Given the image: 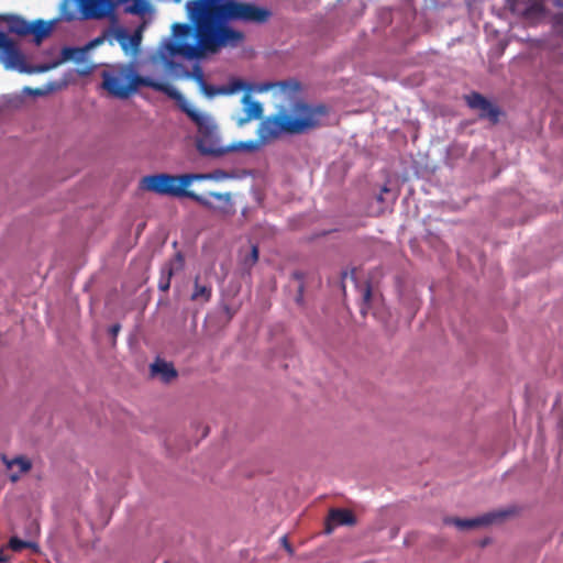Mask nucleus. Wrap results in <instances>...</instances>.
Instances as JSON below:
<instances>
[{
    "label": "nucleus",
    "instance_id": "6ab92c4d",
    "mask_svg": "<svg viewBox=\"0 0 563 563\" xmlns=\"http://www.w3.org/2000/svg\"><path fill=\"white\" fill-rule=\"evenodd\" d=\"M183 265V258L177 255L166 267L163 269V277L159 280L158 287L161 290L166 291L169 288V280L175 271L179 269Z\"/></svg>",
    "mask_w": 563,
    "mask_h": 563
},
{
    "label": "nucleus",
    "instance_id": "393cba45",
    "mask_svg": "<svg viewBox=\"0 0 563 563\" xmlns=\"http://www.w3.org/2000/svg\"><path fill=\"white\" fill-rule=\"evenodd\" d=\"M519 511L517 506H508L503 509H495V523L501 522L507 518L515 516Z\"/></svg>",
    "mask_w": 563,
    "mask_h": 563
},
{
    "label": "nucleus",
    "instance_id": "a878e982",
    "mask_svg": "<svg viewBox=\"0 0 563 563\" xmlns=\"http://www.w3.org/2000/svg\"><path fill=\"white\" fill-rule=\"evenodd\" d=\"M361 291H362V299H363L362 305H361V312H362V314L366 316L369 312L371 305L374 301V297L368 287L363 288Z\"/></svg>",
    "mask_w": 563,
    "mask_h": 563
},
{
    "label": "nucleus",
    "instance_id": "c85d7f7f",
    "mask_svg": "<svg viewBox=\"0 0 563 563\" xmlns=\"http://www.w3.org/2000/svg\"><path fill=\"white\" fill-rule=\"evenodd\" d=\"M9 544H10V548L13 551H20V550H22L23 548H26V547H34L32 543L22 541V540H20L18 538H11Z\"/></svg>",
    "mask_w": 563,
    "mask_h": 563
},
{
    "label": "nucleus",
    "instance_id": "f8f14e48",
    "mask_svg": "<svg viewBox=\"0 0 563 563\" xmlns=\"http://www.w3.org/2000/svg\"><path fill=\"white\" fill-rule=\"evenodd\" d=\"M284 133H286V128L279 112L263 119L256 131V135L263 146L278 139Z\"/></svg>",
    "mask_w": 563,
    "mask_h": 563
},
{
    "label": "nucleus",
    "instance_id": "2eb2a0df",
    "mask_svg": "<svg viewBox=\"0 0 563 563\" xmlns=\"http://www.w3.org/2000/svg\"><path fill=\"white\" fill-rule=\"evenodd\" d=\"M1 461L9 472L10 481L13 483L18 482L22 475L26 474L32 468V461L24 455H18L14 457L3 455Z\"/></svg>",
    "mask_w": 563,
    "mask_h": 563
},
{
    "label": "nucleus",
    "instance_id": "a211bd4d",
    "mask_svg": "<svg viewBox=\"0 0 563 563\" xmlns=\"http://www.w3.org/2000/svg\"><path fill=\"white\" fill-rule=\"evenodd\" d=\"M263 147L258 137L246 141H233L225 146V155L229 153H256Z\"/></svg>",
    "mask_w": 563,
    "mask_h": 563
},
{
    "label": "nucleus",
    "instance_id": "c9c22d12",
    "mask_svg": "<svg viewBox=\"0 0 563 563\" xmlns=\"http://www.w3.org/2000/svg\"><path fill=\"white\" fill-rule=\"evenodd\" d=\"M3 18H4V16L0 15V19H2V20H3Z\"/></svg>",
    "mask_w": 563,
    "mask_h": 563
},
{
    "label": "nucleus",
    "instance_id": "7c9ffc66",
    "mask_svg": "<svg viewBox=\"0 0 563 563\" xmlns=\"http://www.w3.org/2000/svg\"><path fill=\"white\" fill-rule=\"evenodd\" d=\"M8 35L0 32V48L5 44V40H7Z\"/></svg>",
    "mask_w": 563,
    "mask_h": 563
},
{
    "label": "nucleus",
    "instance_id": "cd10ccee",
    "mask_svg": "<svg viewBox=\"0 0 563 563\" xmlns=\"http://www.w3.org/2000/svg\"><path fill=\"white\" fill-rule=\"evenodd\" d=\"M233 178H234L233 174L222 170V169H216L213 172L208 173V180L216 181V183H221V181L233 179Z\"/></svg>",
    "mask_w": 563,
    "mask_h": 563
},
{
    "label": "nucleus",
    "instance_id": "f03ea898",
    "mask_svg": "<svg viewBox=\"0 0 563 563\" xmlns=\"http://www.w3.org/2000/svg\"><path fill=\"white\" fill-rule=\"evenodd\" d=\"M196 32L185 23H173L170 35L161 40L157 49L148 58L154 67H162L165 73L174 79H192L198 86L199 91L207 98L234 96L241 91L263 93L269 91L274 85L272 84H250L241 78L231 77L225 84L220 86L208 85L203 79L202 69L199 66L189 73L180 65L178 58L188 60H197L217 54L225 47H236L244 38L242 32L239 31L240 40L234 44L219 45L214 51L205 49L202 37L200 36L199 25L195 24Z\"/></svg>",
    "mask_w": 563,
    "mask_h": 563
},
{
    "label": "nucleus",
    "instance_id": "f3484780",
    "mask_svg": "<svg viewBox=\"0 0 563 563\" xmlns=\"http://www.w3.org/2000/svg\"><path fill=\"white\" fill-rule=\"evenodd\" d=\"M355 523L354 515L345 509H333L330 511L325 531L331 533L338 526H352Z\"/></svg>",
    "mask_w": 563,
    "mask_h": 563
},
{
    "label": "nucleus",
    "instance_id": "2f4dec72",
    "mask_svg": "<svg viewBox=\"0 0 563 563\" xmlns=\"http://www.w3.org/2000/svg\"><path fill=\"white\" fill-rule=\"evenodd\" d=\"M556 23L563 26V11L556 15Z\"/></svg>",
    "mask_w": 563,
    "mask_h": 563
},
{
    "label": "nucleus",
    "instance_id": "9d476101",
    "mask_svg": "<svg viewBox=\"0 0 563 563\" xmlns=\"http://www.w3.org/2000/svg\"><path fill=\"white\" fill-rule=\"evenodd\" d=\"M189 198L220 216H230L235 211L231 192L210 191L205 195L190 192Z\"/></svg>",
    "mask_w": 563,
    "mask_h": 563
},
{
    "label": "nucleus",
    "instance_id": "c756f323",
    "mask_svg": "<svg viewBox=\"0 0 563 563\" xmlns=\"http://www.w3.org/2000/svg\"><path fill=\"white\" fill-rule=\"evenodd\" d=\"M494 112H495V123H497L498 121V118L499 115L501 114V110L498 106L495 104V109H494Z\"/></svg>",
    "mask_w": 563,
    "mask_h": 563
},
{
    "label": "nucleus",
    "instance_id": "b1692460",
    "mask_svg": "<svg viewBox=\"0 0 563 563\" xmlns=\"http://www.w3.org/2000/svg\"><path fill=\"white\" fill-rule=\"evenodd\" d=\"M210 296L211 288L207 285L199 284L198 279H196L191 299L200 302H206L209 300Z\"/></svg>",
    "mask_w": 563,
    "mask_h": 563
},
{
    "label": "nucleus",
    "instance_id": "6e6552de",
    "mask_svg": "<svg viewBox=\"0 0 563 563\" xmlns=\"http://www.w3.org/2000/svg\"><path fill=\"white\" fill-rule=\"evenodd\" d=\"M0 64L7 70H14L21 74H38L49 70V67H45V64L29 66L24 54L9 36L5 40V44L0 48Z\"/></svg>",
    "mask_w": 563,
    "mask_h": 563
},
{
    "label": "nucleus",
    "instance_id": "1a4fd4ad",
    "mask_svg": "<svg viewBox=\"0 0 563 563\" xmlns=\"http://www.w3.org/2000/svg\"><path fill=\"white\" fill-rule=\"evenodd\" d=\"M141 188L146 191L173 197H184L180 175L156 174L141 179Z\"/></svg>",
    "mask_w": 563,
    "mask_h": 563
},
{
    "label": "nucleus",
    "instance_id": "4be33fe9",
    "mask_svg": "<svg viewBox=\"0 0 563 563\" xmlns=\"http://www.w3.org/2000/svg\"><path fill=\"white\" fill-rule=\"evenodd\" d=\"M62 86L63 85L57 81H49V82L45 84L44 86L37 87V88L24 87L22 89V95L33 96V97H42V96H46V95L51 93L52 91L60 89Z\"/></svg>",
    "mask_w": 563,
    "mask_h": 563
},
{
    "label": "nucleus",
    "instance_id": "423d86ee",
    "mask_svg": "<svg viewBox=\"0 0 563 563\" xmlns=\"http://www.w3.org/2000/svg\"><path fill=\"white\" fill-rule=\"evenodd\" d=\"M284 121L287 134H299L320 124L325 113L323 107H311L302 102H295L278 110Z\"/></svg>",
    "mask_w": 563,
    "mask_h": 563
},
{
    "label": "nucleus",
    "instance_id": "ddd939ff",
    "mask_svg": "<svg viewBox=\"0 0 563 563\" xmlns=\"http://www.w3.org/2000/svg\"><path fill=\"white\" fill-rule=\"evenodd\" d=\"M443 522L460 531H481L493 525V514L486 512L473 518L445 517Z\"/></svg>",
    "mask_w": 563,
    "mask_h": 563
},
{
    "label": "nucleus",
    "instance_id": "7ed1b4c3",
    "mask_svg": "<svg viewBox=\"0 0 563 563\" xmlns=\"http://www.w3.org/2000/svg\"><path fill=\"white\" fill-rule=\"evenodd\" d=\"M102 87L111 96L128 99L141 87H150L174 98L178 89L166 79L141 76L133 64H120L102 73Z\"/></svg>",
    "mask_w": 563,
    "mask_h": 563
},
{
    "label": "nucleus",
    "instance_id": "dca6fc26",
    "mask_svg": "<svg viewBox=\"0 0 563 563\" xmlns=\"http://www.w3.org/2000/svg\"><path fill=\"white\" fill-rule=\"evenodd\" d=\"M151 374L163 383H169L177 377V371L173 364L162 358L151 364Z\"/></svg>",
    "mask_w": 563,
    "mask_h": 563
},
{
    "label": "nucleus",
    "instance_id": "bb28decb",
    "mask_svg": "<svg viewBox=\"0 0 563 563\" xmlns=\"http://www.w3.org/2000/svg\"><path fill=\"white\" fill-rule=\"evenodd\" d=\"M357 278H358V272L356 269H352L350 272H345L342 276V288L345 290L349 285H352L353 287L357 288Z\"/></svg>",
    "mask_w": 563,
    "mask_h": 563
},
{
    "label": "nucleus",
    "instance_id": "39448f33",
    "mask_svg": "<svg viewBox=\"0 0 563 563\" xmlns=\"http://www.w3.org/2000/svg\"><path fill=\"white\" fill-rule=\"evenodd\" d=\"M124 4V10L129 13L140 15L143 23L133 32L120 27L114 32V38L121 46L126 56L134 57L140 52V46L143 40V32L147 26L148 19L154 13L153 5L147 0H119Z\"/></svg>",
    "mask_w": 563,
    "mask_h": 563
},
{
    "label": "nucleus",
    "instance_id": "aec40b11",
    "mask_svg": "<svg viewBox=\"0 0 563 563\" xmlns=\"http://www.w3.org/2000/svg\"><path fill=\"white\" fill-rule=\"evenodd\" d=\"M466 101L471 108L479 110L483 115H493L492 106L481 95L471 93L470 96L466 97Z\"/></svg>",
    "mask_w": 563,
    "mask_h": 563
},
{
    "label": "nucleus",
    "instance_id": "9b49d317",
    "mask_svg": "<svg viewBox=\"0 0 563 563\" xmlns=\"http://www.w3.org/2000/svg\"><path fill=\"white\" fill-rule=\"evenodd\" d=\"M3 20L10 23L12 32L18 34H33L37 42L47 36L55 25V21L37 20L32 23H27L15 16H4Z\"/></svg>",
    "mask_w": 563,
    "mask_h": 563
},
{
    "label": "nucleus",
    "instance_id": "0eeeda50",
    "mask_svg": "<svg viewBox=\"0 0 563 563\" xmlns=\"http://www.w3.org/2000/svg\"><path fill=\"white\" fill-rule=\"evenodd\" d=\"M104 41V36H98L82 47H64L60 51L59 57L49 64H45V67H49L51 70L64 63L73 62L77 66V71L79 74H88L95 67L89 53L101 46Z\"/></svg>",
    "mask_w": 563,
    "mask_h": 563
},
{
    "label": "nucleus",
    "instance_id": "72a5a7b5",
    "mask_svg": "<svg viewBox=\"0 0 563 563\" xmlns=\"http://www.w3.org/2000/svg\"><path fill=\"white\" fill-rule=\"evenodd\" d=\"M5 562V558L4 555L2 554V552H0V563H3Z\"/></svg>",
    "mask_w": 563,
    "mask_h": 563
},
{
    "label": "nucleus",
    "instance_id": "412c9836",
    "mask_svg": "<svg viewBox=\"0 0 563 563\" xmlns=\"http://www.w3.org/2000/svg\"><path fill=\"white\" fill-rule=\"evenodd\" d=\"M258 260V250L255 245H251L243 250L240 254L242 269L249 272Z\"/></svg>",
    "mask_w": 563,
    "mask_h": 563
},
{
    "label": "nucleus",
    "instance_id": "20e7f679",
    "mask_svg": "<svg viewBox=\"0 0 563 563\" xmlns=\"http://www.w3.org/2000/svg\"><path fill=\"white\" fill-rule=\"evenodd\" d=\"M179 108L195 122L198 129L197 148L203 155L223 156L225 146L221 141L220 130L214 118L189 101L179 90L173 98Z\"/></svg>",
    "mask_w": 563,
    "mask_h": 563
},
{
    "label": "nucleus",
    "instance_id": "f704fd0d",
    "mask_svg": "<svg viewBox=\"0 0 563 563\" xmlns=\"http://www.w3.org/2000/svg\"><path fill=\"white\" fill-rule=\"evenodd\" d=\"M487 542H488V540H487V539H485V540H483V541L481 542V545H482V547H485V545L487 544Z\"/></svg>",
    "mask_w": 563,
    "mask_h": 563
},
{
    "label": "nucleus",
    "instance_id": "4468645a",
    "mask_svg": "<svg viewBox=\"0 0 563 563\" xmlns=\"http://www.w3.org/2000/svg\"><path fill=\"white\" fill-rule=\"evenodd\" d=\"M253 92H245L241 99L244 115L232 117L233 121L239 128L244 126L246 123L258 120L263 117V104L252 97Z\"/></svg>",
    "mask_w": 563,
    "mask_h": 563
},
{
    "label": "nucleus",
    "instance_id": "f257e3e1",
    "mask_svg": "<svg viewBox=\"0 0 563 563\" xmlns=\"http://www.w3.org/2000/svg\"><path fill=\"white\" fill-rule=\"evenodd\" d=\"M114 8V0H64L59 15L65 21L102 19L110 16ZM186 9L190 21L199 25L203 48L210 51L240 40L239 31L228 26V22H264L269 16L264 8L235 0H191Z\"/></svg>",
    "mask_w": 563,
    "mask_h": 563
},
{
    "label": "nucleus",
    "instance_id": "5701e85b",
    "mask_svg": "<svg viewBox=\"0 0 563 563\" xmlns=\"http://www.w3.org/2000/svg\"><path fill=\"white\" fill-rule=\"evenodd\" d=\"M183 192L185 197H189L191 192L188 188L192 185L194 181H202L208 180V173L205 174H184L180 175Z\"/></svg>",
    "mask_w": 563,
    "mask_h": 563
},
{
    "label": "nucleus",
    "instance_id": "473e14b6",
    "mask_svg": "<svg viewBox=\"0 0 563 563\" xmlns=\"http://www.w3.org/2000/svg\"><path fill=\"white\" fill-rule=\"evenodd\" d=\"M119 330H120V327H119L118 324L113 325V327L111 328V334H112L113 336H115V335L118 334Z\"/></svg>",
    "mask_w": 563,
    "mask_h": 563
}]
</instances>
